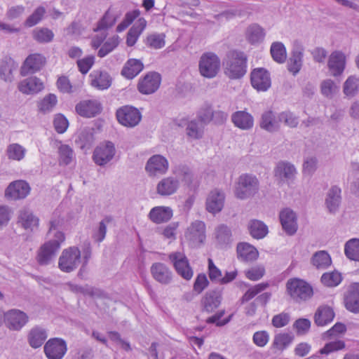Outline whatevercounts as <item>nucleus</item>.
<instances>
[{
	"label": "nucleus",
	"mask_w": 359,
	"mask_h": 359,
	"mask_svg": "<svg viewBox=\"0 0 359 359\" xmlns=\"http://www.w3.org/2000/svg\"><path fill=\"white\" fill-rule=\"evenodd\" d=\"M59 222L57 220L50 221L48 236L50 238L41 246L37 254V262L40 265L49 264L55 257L62 243L65 241V234L57 230Z\"/></svg>",
	"instance_id": "1"
},
{
	"label": "nucleus",
	"mask_w": 359,
	"mask_h": 359,
	"mask_svg": "<svg viewBox=\"0 0 359 359\" xmlns=\"http://www.w3.org/2000/svg\"><path fill=\"white\" fill-rule=\"evenodd\" d=\"M248 57L238 50H229L222 61L224 74L230 79H239L247 72Z\"/></svg>",
	"instance_id": "2"
},
{
	"label": "nucleus",
	"mask_w": 359,
	"mask_h": 359,
	"mask_svg": "<svg viewBox=\"0 0 359 359\" xmlns=\"http://www.w3.org/2000/svg\"><path fill=\"white\" fill-rule=\"evenodd\" d=\"M285 287L287 294L297 303L306 302L313 294L312 286L306 280L299 278L288 279Z\"/></svg>",
	"instance_id": "3"
},
{
	"label": "nucleus",
	"mask_w": 359,
	"mask_h": 359,
	"mask_svg": "<svg viewBox=\"0 0 359 359\" xmlns=\"http://www.w3.org/2000/svg\"><path fill=\"white\" fill-rule=\"evenodd\" d=\"M259 189V182L257 177L252 174L245 173L239 176L236 189L235 196L241 200L255 196Z\"/></svg>",
	"instance_id": "4"
},
{
	"label": "nucleus",
	"mask_w": 359,
	"mask_h": 359,
	"mask_svg": "<svg viewBox=\"0 0 359 359\" xmlns=\"http://www.w3.org/2000/svg\"><path fill=\"white\" fill-rule=\"evenodd\" d=\"M168 258L179 276L187 280L191 279L194 271L184 252H172L168 255Z\"/></svg>",
	"instance_id": "5"
},
{
	"label": "nucleus",
	"mask_w": 359,
	"mask_h": 359,
	"mask_svg": "<svg viewBox=\"0 0 359 359\" xmlns=\"http://www.w3.org/2000/svg\"><path fill=\"white\" fill-rule=\"evenodd\" d=\"M221 66L219 57L214 53H203L200 58L198 68L200 74L205 78L212 79L217 76Z\"/></svg>",
	"instance_id": "6"
},
{
	"label": "nucleus",
	"mask_w": 359,
	"mask_h": 359,
	"mask_svg": "<svg viewBox=\"0 0 359 359\" xmlns=\"http://www.w3.org/2000/svg\"><path fill=\"white\" fill-rule=\"evenodd\" d=\"M81 262V252L77 247H69L62 251L58 266L61 271L69 273L75 270Z\"/></svg>",
	"instance_id": "7"
},
{
	"label": "nucleus",
	"mask_w": 359,
	"mask_h": 359,
	"mask_svg": "<svg viewBox=\"0 0 359 359\" xmlns=\"http://www.w3.org/2000/svg\"><path fill=\"white\" fill-rule=\"evenodd\" d=\"M184 237L192 248H198L205 240V224L203 222L196 220L187 228Z\"/></svg>",
	"instance_id": "8"
},
{
	"label": "nucleus",
	"mask_w": 359,
	"mask_h": 359,
	"mask_svg": "<svg viewBox=\"0 0 359 359\" xmlns=\"http://www.w3.org/2000/svg\"><path fill=\"white\" fill-rule=\"evenodd\" d=\"M169 168L168 159L160 154L151 156L146 163L145 170L151 177L165 175Z\"/></svg>",
	"instance_id": "9"
},
{
	"label": "nucleus",
	"mask_w": 359,
	"mask_h": 359,
	"mask_svg": "<svg viewBox=\"0 0 359 359\" xmlns=\"http://www.w3.org/2000/svg\"><path fill=\"white\" fill-rule=\"evenodd\" d=\"M118 121L123 126L133 128L137 126L142 118L137 109L131 106H124L116 111Z\"/></svg>",
	"instance_id": "10"
},
{
	"label": "nucleus",
	"mask_w": 359,
	"mask_h": 359,
	"mask_svg": "<svg viewBox=\"0 0 359 359\" xmlns=\"http://www.w3.org/2000/svg\"><path fill=\"white\" fill-rule=\"evenodd\" d=\"M116 154L114 144L109 141L104 142L98 145L93 155L94 162L100 166H104L111 161Z\"/></svg>",
	"instance_id": "11"
},
{
	"label": "nucleus",
	"mask_w": 359,
	"mask_h": 359,
	"mask_svg": "<svg viewBox=\"0 0 359 359\" xmlns=\"http://www.w3.org/2000/svg\"><path fill=\"white\" fill-rule=\"evenodd\" d=\"M161 81V75L157 72H151L140 79L137 83V89L143 95H150L158 89Z\"/></svg>",
	"instance_id": "12"
},
{
	"label": "nucleus",
	"mask_w": 359,
	"mask_h": 359,
	"mask_svg": "<svg viewBox=\"0 0 359 359\" xmlns=\"http://www.w3.org/2000/svg\"><path fill=\"white\" fill-rule=\"evenodd\" d=\"M43 350L48 359H62L67 351V347L64 339L53 338L45 344Z\"/></svg>",
	"instance_id": "13"
},
{
	"label": "nucleus",
	"mask_w": 359,
	"mask_h": 359,
	"mask_svg": "<svg viewBox=\"0 0 359 359\" xmlns=\"http://www.w3.org/2000/svg\"><path fill=\"white\" fill-rule=\"evenodd\" d=\"M28 320V316L18 309H11L4 313L5 325L11 330H20L27 324Z\"/></svg>",
	"instance_id": "14"
},
{
	"label": "nucleus",
	"mask_w": 359,
	"mask_h": 359,
	"mask_svg": "<svg viewBox=\"0 0 359 359\" xmlns=\"http://www.w3.org/2000/svg\"><path fill=\"white\" fill-rule=\"evenodd\" d=\"M31 187L25 180H15L9 184L5 190V196L11 200L25 198L30 193Z\"/></svg>",
	"instance_id": "15"
},
{
	"label": "nucleus",
	"mask_w": 359,
	"mask_h": 359,
	"mask_svg": "<svg viewBox=\"0 0 359 359\" xmlns=\"http://www.w3.org/2000/svg\"><path fill=\"white\" fill-rule=\"evenodd\" d=\"M225 201L224 193L217 189L212 190L208 195L205 201L206 210L215 215L222 211Z\"/></svg>",
	"instance_id": "16"
},
{
	"label": "nucleus",
	"mask_w": 359,
	"mask_h": 359,
	"mask_svg": "<svg viewBox=\"0 0 359 359\" xmlns=\"http://www.w3.org/2000/svg\"><path fill=\"white\" fill-rule=\"evenodd\" d=\"M253 88L259 91H266L271 86L270 74L264 68H257L252 71L250 75Z\"/></svg>",
	"instance_id": "17"
},
{
	"label": "nucleus",
	"mask_w": 359,
	"mask_h": 359,
	"mask_svg": "<svg viewBox=\"0 0 359 359\" xmlns=\"http://www.w3.org/2000/svg\"><path fill=\"white\" fill-rule=\"evenodd\" d=\"M297 174L294 165L287 161H280L274 169V175L280 183L292 182Z\"/></svg>",
	"instance_id": "18"
},
{
	"label": "nucleus",
	"mask_w": 359,
	"mask_h": 359,
	"mask_svg": "<svg viewBox=\"0 0 359 359\" xmlns=\"http://www.w3.org/2000/svg\"><path fill=\"white\" fill-rule=\"evenodd\" d=\"M180 186L179 180L174 176L165 177L157 183L156 191L159 196L167 197L175 194Z\"/></svg>",
	"instance_id": "19"
},
{
	"label": "nucleus",
	"mask_w": 359,
	"mask_h": 359,
	"mask_svg": "<svg viewBox=\"0 0 359 359\" xmlns=\"http://www.w3.org/2000/svg\"><path fill=\"white\" fill-rule=\"evenodd\" d=\"M150 271L153 278L162 285H168L172 280V271L163 263H154L150 268Z\"/></svg>",
	"instance_id": "20"
},
{
	"label": "nucleus",
	"mask_w": 359,
	"mask_h": 359,
	"mask_svg": "<svg viewBox=\"0 0 359 359\" xmlns=\"http://www.w3.org/2000/svg\"><path fill=\"white\" fill-rule=\"evenodd\" d=\"M279 217L285 233L289 236L294 235L298 229L296 213L290 208H287L280 212Z\"/></svg>",
	"instance_id": "21"
},
{
	"label": "nucleus",
	"mask_w": 359,
	"mask_h": 359,
	"mask_svg": "<svg viewBox=\"0 0 359 359\" xmlns=\"http://www.w3.org/2000/svg\"><path fill=\"white\" fill-rule=\"evenodd\" d=\"M46 62V58L39 53L29 55L23 62L21 67V74L26 76L39 71Z\"/></svg>",
	"instance_id": "22"
},
{
	"label": "nucleus",
	"mask_w": 359,
	"mask_h": 359,
	"mask_svg": "<svg viewBox=\"0 0 359 359\" xmlns=\"http://www.w3.org/2000/svg\"><path fill=\"white\" fill-rule=\"evenodd\" d=\"M90 84L94 88L103 90L111 84V78L105 70L95 69L89 75Z\"/></svg>",
	"instance_id": "23"
},
{
	"label": "nucleus",
	"mask_w": 359,
	"mask_h": 359,
	"mask_svg": "<svg viewBox=\"0 0 359 359\" xmlns=\"http://www.w3.org/2000/svg\"><path fill=\"white\" fill-rule=\"evenodd\" d=\"M101 109V104L96 100H83L76 105V112L80 116L87 118L96 116Z\"/></svg>",
	"instance_id": "24"
},
{
	"label": "nucleus",
	"mask_w": 359,
	"mask_h": 359,
	"mask_svg": "<svg viewBox=\"0 0 359 359\" xmlns=\"http://www.w3.org/2000/svg\"><path fill=\"white\" fill-rule=\"evenodd\" d=\"M259 126L269 133L278 131L280 129L278 114L270 109L264 111L260 117Z\"/></svg>",
	"instance_id": "25"
},
{
	"label": "nucleus",
	"mask_w": 359,
	"mask_h": 359,
	"mask_svg": "<svg viewBox=\"0 0 359 359\" xmlns=\"http://www.w3.org/2000/svg\"><path fill=\"white\" fill-rule=\"evenodd\" d=\"M18 88L23 94L34 95L43 89V83L39 78L31 76L21 81Z\"/></svg>",
	"instance_id": "26"
},
{
	"label": "nucleus",
	"mask_w": 359,
	"mask_h": 359,
	"mask_svg": "<svg viewBox=\"0 0 359 359\" xmlns=\"http://www.w3.org/2000/svg\"><path fill=\"white\" fill-rule=\"evenodd\" d=\"M346 57L341 51H334L331 53L328 60V67L334 76H339L344 70Z\"/></svg>",
	"instance_id": "27"
},
{
	"label": "nucleus",
	"mask_w": 359,
	"mask_h": 359,
	"mask_svg": "<svg viewBox=\"0 0 359 359\" xmlns=\"http://www.w3.org/2000/svg\"><path fill=\"white\" fill-rule=\"evenodd\" d=\"M231 121L236 127L243 130H250L254 126L253 116L246 111H237L233 113Z\"/></svg>",
	"instance_id": "28"
},
{
	"label": "nucleus",
	"mask_w": 359,
	"mask_h": 359,
	"mask_svg": "<svg viewBox=\"0 0 359 359\" xmlns=\"http://www.w3.org/2000/svg\"><path fill=\"white\" fill-rule=\"evenodd\" d=\"M341 190L337 186H332L328 191L325 198V205L328 212L335 214L341 203Z\"/></svg>",
	"instance_id": "29"
},
{
	"label": "nucleus",
	"mask_w": 359,
	"mask_h": 359,
	"mask_svg": "<svg viewBox=\"0 0 359 359\" xmlns=\"http://www.w3.org/2000/svg\"><path fill=\"white\" fill-rule=\"evenodd\" d=\"M237 257L241 262L255 261L259 256L257 250L248 243H240L236 248Z\"/></svg>",
	"instance_id": "30"
},
{
	"label": "nucleus",
	"mask_w": 359,
	"mask_h": 359,
	"mask_svg": "<svg viewBox=\"0 0 359 359\" xmlns=\"http://www.w3.org/2000/svg\"><path fill=\"white\" fill-rule=\"evenodd\" d=\"M221 301L222 296L219 292H208L201 299L202 309L207 313H212L219 307Z\"/></svg>",
	"instance_id": "31"
},
{
	"label": "nucleus",
	"mask_w": 359,
	"mask_h": 359,
	"mask_svg": "<svg viewBox=\"0 0 359 359\" xmlns=\"http://www.w3.org/2000/svg\"><path fill=\"white\" fill-rule=\"evenodd\" d=\"M172 217V210L167 206H156L153 208L149 218L155 224H161L169 221Z\"/></svg>",
	"instance_id": "32"
},
{
	"label": "nucleus",
	"mask_w": 359,
	"mask_h": 359,
	"mask_svg": "<svg viewBox=\"0 0 359 359\" xmlns=\"http://www.w3.org/2000/svg\"><path fill=\"white\" fill-rule=\"evenodd\" d=\"M344 302L348 311L359 314V293L351 285L344 293Z\"/></svg>",
	"instance_id": "33"
},
{
	"label": "nucleus",
	"mask_w": 359,
	"mask_h": 359,
	"mask_svg": "<svg viewBox=\"0 0 359 359\" xmlns=\"http://www.w3.org/2000/svg\"><path fill=\"white\" fill-rule=\"evenodd\" d=\"M142 62L137 59H129L125 63L121 70V75L128 79H132L137 76L143 69Z\"/></svg>",
	"instance_id": "34"
},
{
	"label": "nucleus",
	"mask_w": 359,
	"mask_h": 359,
	"mask_svg": "<svg viewBox=\"0 0 359 359\" xmlns=\"http://www.w3.org/2000/svg\"><path fill=\"white\" fill-rule=\"evenodd\" d=\"M334 318L332 309L328 306H320L314 315V322L318 326H325L330 323Z\"/></svg>",
	"instance_id": "35"
},
{
	"label": "nucleus",
	"mask_w": 359,
	"mask_h": 359,
	"mask_svg": "<svg viewBox=\"0 0 359 359\" xmlns=\"http://www.w3.org/2000/svg\"><path fill=\"white\" fill-rule=\"evenodd\" d=\"M48 337L46 329L39 326H35L31 329L28 334L29 344L34 348L40 347Z\"/></svg>",
	"instance_id": "36"
},
{
	"label": "nucleus",
	"mask_w": 359,
	"mask_h": 359,
	"mask_svg": "<svg viewBox=\"0 0 359 359\" xmlns=\"http://www.w3.org/2000/svg\"><path fill=\"white\" fill-rule=\"evenodd\" d=\"M39 219L29 210H22L19 215V222L25 229L33 231L39 225Z\"/></svg>",
	"instance_id": "37"
},
{
	"label": "nucleus",
	"mask_w": 359,
	"mask_h": 359,
	"mask_svg": "<svg viewBox=\"0 0 359 359\" xmlns=\"http://www.w3.org/2000/svg\"><path fill=\"white\" fill-rule=\"evenodd\" d=\"M186 134L190 140H200L204 134V126L196 119L188 122Z\"/></svg>",
	"instance_id": "38"
},
{
	"label": "nucleus",
	"mask_w": 359,
	"mask_h": 359,
	"mask_svg": "<svg viewBox=\"0 0 359 359\" xmlns=\"http://www.w3.org/2000/svg\"><path fill=\"white\" fill-rule=\"evenodd\" d=\"M248 229L250 235L257 239L263 238L268 233L267 226L263 222L257 219L249 222Z\"/></svg>",
	"instance_id": "39"
},
{
	"label": "nucleus",
	"mask_w": 359,
	"mask_h": 359,
	"mask_svg": "<svg viewBox=\"0 0 359 359\" xmlns=\"http://www.w3.org/2000/svg\"><path fill=\"white\" fill-rule=\"evenodd\" d=\"M303 50L301 48H297L292 53V55L287 62V69L289 72L294 75L297 74L302 65Z\"/></svg>",
	"instance_id": "40"
},
{
	"label": "nucleus",
	"mask_w": 359,
	"mask_h": 359,
	"mask_svg": "<svg viewBox=\"0 0 359 359\" xmlns=\"http://www.w3.org/2000/svg\"><path fill=\"white\" fill-rule=\"evenodd\" d=\"M279 126L283 123L290 128H297L299 123V116L290 110H285L278 114Z\"/></svg>",
	"instance_id": "41"
},
{
	"label": "nucleus",
	"mask_w": 359,
	"mask_h": 359,
	"mask_svg": "<svg viewBox=\"0 0 359 359\" xmlns=\"http://www.w3.org/2000/svg\"><path fill=\"white\" fill-rule=\"evenodd\" d=\"M174 177L184 182L186 184L190 185L193 182V173L190 168L185 165H179L172 170Z\"/></svg>",
	"instance_id": "42"
},
{
	"label": "nucleus",
	"mask_w": 359,
	"mask_h": 359,
	"mask_svg": "<svg viewBox=\"0 0 359 359\" xmlns=\"http://www.w3.org/2000/svg\"><path fill=\"white\" fill-rule=\"evenodd\" d=\"M311 262L318 269H325L332 263L330 255L324 250L316 252L313 255Z\"/></svg>",
	"instance_id": "43"
},
{
	"label": "nucleus",
	"mask_w": 359,
	"mask_h": 359,
	"mask_svg": "<svg viewBox=\"0 0 359 359\" xmlns=\"http://www.w3.org/2000/svg\"><path fill=\"white\" fill-rule=\"evenodd\" d=\"M293 339L294 337L289 333L276 334L272 343V348L282 351L292 342Z\"/></svg>",
	"instance_id": "44"
},
{
	"label": "nucleus",
	"mask_w": 359,
	"mask_h": 359,
	"mask_svg": "<svg viewBox=\"0 0 359 359\" xmlns=\"http://www.w3.org/2000/svg\"><path fill=\"white\" fill-rule=\"evenodd\" d=\"M359 90V78L350 76L345 81L343 86V92L348 97H354Z\"/></svg>",
	"instance_id": "45"
},
{
	"label": "nucleus",
	"mask_w": 359,
	"mask_h": 359,
	"mask_svg": "<svg viewBox=\"0 0 359 359\" xmlns=\"http://www.w3.org/2000/svg\"><path fill=\"white\" fill-rule=\"evenodd\" d=\"M32 36L39 43H47L53 41L54 33L48 28L39 27L33 30Z\"/></svg>",
	"instance_id": "46"
},
{
	"label": "nucleus",
	"mask_w": 359,
	"mask_h": 359,
	"mask_svg": "<svg viewBox=\"0 0 359 359\" xmlns=\"http://www.w3.org/2000/svg\"><path fill=\"white\" fill-rule=\"evenodd\" d=\"M16 68V65L11 59L2 60L0 61V77L5 81H11L13 79L12 72Z\"/></svg>",
	"instance_id": "47"
},
{
	"label": "nucleus",
	"mask_w": 359,
	"mask_h": 359,
	"mask_svg": "<svg viewBox=\"0 0 359 359\" xmlns=\"http://www.w3.org/2000/svg\"><path fill=\"white\" fill-rule=\"evenodd\" d=\"M60 145L58 148L59 163L60 165H67L74 159V152L67 144H60Z\"/></svg>",
	"instance_id": "48"
},
{
	"label": "nucleus",
	"mask_w": 359,
	"mask_h": 359,
	"mask_svg": "<svg viewBox=\"0 0 359 359\" xmlns=\"http://www.w3.org/2000/svg\"><path fill=\"white\" fill-rule=\"evenodd\" d=\"M344 252L349 259L359 261V239L352 238L346 242Z\"/></svg>",
	"instance_id": "49"
},
{
	"label": "nucleus",
	"mask_w": 359,
	"mask_h": 359,
	"mask_svg": "<svg viewBox=\"0 0 359 359\" xmlns=\"http://www.w3.org/2000/svg\"><path fill=\"white\" fill-rule=\"evenodd\" d=\"M119 44V36L114 35L109 38L101 46L97 52V56L104 57L112 52Z\"/></svg>",
	"instance_id": "50"
},
{
	"label": "nucleus",
	"mask_w": 359,
	"mask_h": 359,
	"mask_svg": "<svg viewBox=\"0 0 359 359\" xmlns=\"http://www.w3.org/2000/svg\"><path fill=\"white\" fill-rule=\"evenodd\" d=\"M57 103V98L55 95L50 93L45 96L38 104L39 110L43 113L50 112Z\"/></svg>",
	"instance_id": "51"
},
{
	"label": "nucleus",
	"mask_w": 359,
	"mask_h": 359,
	"mask_svg": "<svg viewBox=\"0 0 359 359\" xmlns=\"http://www.w3.org/2000/svg\"><path fill=\"white\" fill-rule=\"evenodd\" d=\"M271 54L273 59L278 63L285 62L287 53L284 45L281 42H274L271 46Z\"/></svg>",
	"instance_id": "52"
},
{
	"label": "nucleus",
	"mask_w": 359,
	"mask_h": 359,
	"mask_svg": "<svg viewBox=\"0 0 359 359\" xmlns=\"http://www.w3.org/2000/svg\"><path fill=\"white\" fill-rule=\"evenodd\" d=\"M113 222L111 216H106L99 223L98 228L93 233V239L97 242L101 243L105 238L107 233V226Z\"/></svg>",
	"instance_id": "53"
},
{
	"label": "nucleus",
	"mask_w": 359,
	"mask_h": 359,
	"mask_svg": "<svg viewBox=\"0 0 359 359\" xmlns=\"http://www.w3.org/2000/svg\"><path fill=\"white\" fill-rule=\"evenodd\" d=\"M26 149L19 144L13 143L8 146L6 149L7 156L9 159L21 161L24 158Z\"/></svg>",
	"instance_id": "54"
},
{
	"label": "nucleus",
	"mask_w": 359,
	"mask_h": 359,
	"mask_svg": "<svg viewBox=\"0 0 359 359\" xmlns=\"http://www.w3.org/2000/svg\"><path fill=\"white\" fill-rule=\"evenodd\" d=\"M215 238L220 245H226L231 242V232L230 229L224 225L220 224L215 229Z\"/></svg>",
	"instance_id": "55"
},
{
	"label": "nucleus",
	"mask_w": 359,
	"mask_h": 359,
	"mask_svg": "<svg viewBox=\"0 0 359 359\" xmlns=\"http://www.w3.org/2000/svg\"><path fill=\"white\" fill-rule=\"evenodd\" d=\"M94 141L93 133L90 130L83 129L78 135L76 143L81 149L89 148Z\"/></svg>",
	"instance_id": "56"
},
{
	"label": "nucleus",
	"mask_w": 359,
	"mask_h": 359,
	"mask_svg": "<svg viewBox=\"0 0 359 359\" xmlns=\"http://www.w3.org/2000/svg\"><path fill=\"white\" fill-rule=\"evenodd\" d=\"M247 39L251 43L261 41L264 36L263 29L258 25H252L247 29Z\"/></svg>",
	"instance_id": "57"
},
{
	"label": "nucleus",
	"mask_w": 359,
	"mask_h": 359,
	"mask_svg": "<svg viewBox=\"0 0 359 359\" xmlns=\"http://www.w3.org/2000/svg\"><path fill=\"white\" fill-rule=\"evenodd\" d=\"M321 93L327 98L331 99L339 91V87L331 79H326L321 83Z\"/></svg>",
	"instance_id": "58"
},
{
	"label": "nucleus",
	"mask_w": 359,
	"mask_h": 359,
	"mask_svg": "<svg viewBox=\"0 0 359 359\" xmlns=\"http://www.w3.org/2000/svg\"><path fill=\"white\" fill-rule=\"evenodd\" d=\"M116 21V18L115 15L108 10L101 20L97 22V27L94 29V31L97 32L102 29H107L112 27L115 24Z\"/></svg>",
	"instance_id": "59"
},
{
	"label": "nucleus",
	"mask_w": 359,
	"mask_h": 359,
	"mask_svg": "<svg viewBox=\"0 0 359 359\" xmlns=\"http://www.w3.org/2000/svg\"><path fill=\"white\" fill-rule=\"evenodd\" d=\"M46 13V8L43 6L37 7L34 11L27 18L25 21V25L29 27H32L43 19Z\"/></svg>",
	"instance_id": "60"
},
{
	"label": "nucleus",
	"mask_w": 359,
	"mask_h": 359,
	"mask_svg": "<svg viewBox=\"0 0 359 359\" xmlns=\"http://www.w3.org/2000/svg\"><path fill=\"white\" fill-rule=\"evenodd\" d=\"M320 280L325 286L335 287L341 282V276L338 272L325 273Z\"/></svg>",
	"instance_id": "61"
},
{
	"label": "nucleus",
	"mask_w": 359,
	"mask_h": 359,
	"mask_svg": "<svg viewBox=\"0 0 359 359\" xmlns=\"http://www.w3.org/2000/svg\"><path fill=\"white\" fill-rule=\"evenodd\" d=\"M165 37L164 34H152L147 36V45L151 48L160 49L165 44Z\"/></svg>",
	"instance_id": "62"
},
{
	"label": "nucleus",
	"mask_w": 359,
	"mask_h": 359,
	"mask_svg": "<svg viewBox=\"0 0 359 359\" xmlns=\"http://www.w3.org/2000/svg\"><path fill=\"white\" fill-rule=\"evenodd\" d=\"M265 274V268L262 265H256L245 271L247 278L252 281L260 280Z\"/></svg>",
	"instance_id": "63"
},
{
	"label": "nucleus",
	"mask_w": 359,
	"mask_h": 359,
	"mask_svg": "<svg viewBox=\"0 0 359 359\" xmlns=\"http://www.w3.org/2000/svg\"><path fill=\"white\" fill-rule=\"evenodd\" d=\"M95 63V57L93 55H88L82 59L76 60V65L79 71L82 74H86L92 68Z\"/></svg>",
	"instance_id": "64"
}]
</instances>
